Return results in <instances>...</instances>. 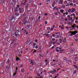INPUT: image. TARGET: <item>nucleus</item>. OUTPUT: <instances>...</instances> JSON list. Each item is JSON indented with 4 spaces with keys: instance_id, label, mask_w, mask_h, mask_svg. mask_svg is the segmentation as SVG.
I'll return each instance as SVG.
<instances>
[{
    "instance_id": "obj_3",
    "label": "nucleus",
    "mask_w": 78,
    "mask_h": 78,
    "mask_svg": "<svg viewBox=\"0 0 78 78\" xmlns=\"http://www.w3.org/2000/svg\"><path fill=\"white\" fill-rule=\"evenodd\" d=\"M19 9L20 13H21L22 12H23L24 11V10H23V9H22L21 8H19Z\"/></svg>"
},
{
    "instance_id": "obj_50",
    "label": "nucleus",
    "mask_w": 78,
    "mask_h": 78,
    "mask_svg": "<svg viewBox=\"0 0 78 78\" xmlns=\"http://www.w3.org/2000/svg\"><path fill=\"white\" fill-rule=\"evenodd\" d=\"M55 47L54 46H52L51 48V49H53V48H54Z\"/></svg>"
},
{
    "instance_id": "obj_20",
    "label": "nucleus",
    "mask_w": 78,
    "mask_h": 78,
    "mask_svg": "<svg viewBox=\"0 0 78 78\" xmlns=\"http://www.w3.org/2000/svg\"><path fill=\"white\" fill-rule=\"evenodd\" d=\"M14 16H13L11 18L10 20H12L13 19H14Z\"/></svg>"
},
{
    "instance_id": "obj_4",
    "label": "nucleus",
    "mask_w": 78,
    "mask_h": 78,
    "mask_svg": "<svg viewBox=\"0 0 78 78\" xmlns=\"http://www.w3.org/2000/svg\"><path fill=\"white\" fill-rule=\"evenodd\" d=\"M56 70L54 69V70L51 71L49 72V73H56Z\"/></svg>"
},
{
    "instance_id": "obj_34",
    "label": "nucleus",
    "mask_w": 78,
    "mask_h": 78,
    "mask_svg": "<svg viewBox=\"0 0 78 78\" xmlns=\"http://www.w3.org/2000/svg\"><path fill=\"white\" fill-rule=\"evenodd\" d=\"M52 36L53 37H55V34H52Z\"/></svg>"
},
{
    "instance_id": "obj_39",
    "label": "nucleus",
    "mask_w": 78,
    "mask_h": 78,
    "mask_svg": "<svg viewBox=\"0 0 78 78\" xmlns=\"http://www.w3.org/2000/svg\"><path fill=\"white\" fill-rule=\"evenodd\" d=\"M19 32H20V31L17 30L16 31V33H18H18H19Z\"/></svg>"
},
{
    "instance_id": "obj_44",
    "label": "nucleus",
    "mask_w": 78,
    "mask_h": 78,
    "mask_svg": "<svg viewBox=\"0 0 78 78\" xmlns=\"http://www.w3.org/2000/svg\"><path fill=\"white\" fill-rule=\"evenodd\" d=\"M20 66L21 67H23V65H22V64H21Z\"/></svg>"
},
{
    "instance_id": "obj_51",
    "label": "nucleus",
    "mask_w": 78,
    "mask_h": 78,
    "mask_svg": "<svg viewBox=\"0 0 78 78\" xmlns=\"http://www.w3.org/2000/svg\"><path fill=\"white\" fill-rule=\"evenodd\" d=\"M75 37H78V35H75Z\"/></svg>"
},
{
    "instance_id": "obj_26",
    "label": "nucleus",
    "mask_w": 78,
    "mask_h": 78,
    "mask_svg": "<svg viewBox=\"0 0 78 78\" xmlns=\"http://www.w3.org/2000/svg\"><path fill=\"white\" fill-rule=\"evenodd\" d=\"M69 5H70V6H72V5H73V4L72 3H70L69 4Z\"/></svg>"
},
{
    "instance_id": "obj_15",
    "label": "nucleus",
    "mask_w": 78,
    "mask_h": 78,
    "mask_svg": "<svg viewBox=\"0 0 78 78\" xmlns=\"http://www.w3.org/2000/svg\"><path fill=\"white\" fill-rule=\"evenodd\" d=\"M67 3V1H64L63 2V3L64 4V5H66Z\"/></svg>"
},
{
    "instance_id": "obj_32",
    "label": "nucleus",
    "mask_w": 78,
    "mask_h": 78,
    "mask_svg": "<svg viewBox=\"0 0 78 78\" xmlns=\"http://www.w3.org/2000/svg\"><path fill=\"white\" fill-rule=\"evenodd\" d=\"M59 36L58 35H57V37H55V38H59Z\"/></svg>"
},
{
    "instance_id": "obj_58",
    "label": "nucleus",
    "mask_w": 78,
    "mask_h": 78,
    "mask_svg": "<svg viewBox=\"0 0 78 78\" xmlns=\"http://www.w3.org/2000/svg\"><path fill=\"white\" fill-rule=\"evenodd\" d=\"M55 15H56L57 16H58V13H57V12H55Z\"/></svg>"
},
{
    "instance_id": "obj_8",
    "label": "nucleus",
    "mask_w": 78,
    "mask_h": 78,
    "mask_svg": "<svg viewBox=\"0 0 78 78\" xmlns=\"http://www.w3.org/2000/svg\"><path fill=\"white\" fill-rule=\"evenodd\" d=\"M63 59L65 61H66V62H67V61H68V59L66 57H64Z\"/></svg>"
},
{
    "instance_id": "obj_54",
    "label": "nucleus",
    "mask_w": 78,
    "mask_h": 78,
    "mask_svg": "<svg viewBox=\"0 0 78 78\" xmlns=\"http://www.w3.org/2000/svg\"><path fill=\"white\" fill-rule=\"evenodd\" d=\"M72 34H69V36H73V34H72V33H71Z\"/></svg>"
},
{
    "instance_id": "obj_27",
    "label": "nucleus",
    "mask_w": 78,
    "mask_h": 78,
    "mask_svg": "<svg viewBox=\"0 0 78 78\" xmlns=\"http://www.w3.org/2000/svg\"><path fill=\"white\" fill-rule=\"evenodd\" d=\"M45 36H47V37H48L49 36V34H45Z\"/></svg>"
},
{
    "instance_id": "obj_7",
    "label": "nucleus",
    "mask_w": 78,
    "mask_h": 78,
    "mask_svg": "<svg viewBox=\"0 0 78 78\" xmlns=\"http://www.w3.org/2000/svg\"><path fill=\"white\" fill-rule=\"evenodd\" d=\"M67 25H73V23L72 22H68L67 23Z\"/></svg>"
},
{
    "instance_id": "obj_6",
    "label": "nucleus",
    "mask_w": 78,
    "mask_h": 78,
    "mask_svg": "<svg viewBox=\"0 0 78 78\" xmlns=\"http://www.w3.org/2000/svg\"><path fill=\"white\" fill-rule=\"evenodd\" d=\"M60 12L62 14H63V13L65 12V11L62 9H61L60 10Z\"/></svg>"
},
{
    "instance_id": "obj_49",
    "label": "nucleus",
    "mask_w": 78,
    "mask_h": 78,
    "mask_svg": "<svg viewBox=\"0 0 78 78\" xmlns=\"http://www.w3.org/2000/svg\"><path fill=\"white\" fill-rule=\"evenodd\" d=\"M75 23H78V22L77 21V20H76L75 21Z\"/></svg>"
},
{
    "instance_id": "obj_41",
    "label": "nucleus",
    "mask_w": 78,
    "mask_h": 78,
    "mask_svg": "<svg viewBox=\"0 0 78 78\" xmlns=\"http://www.w3.org/2000/svg\"><path fill=\"white\" fill-rule=\"evenodd\" d=\"M40 56H41V57H44V55H40Z\"/></svg>"
},
{
    "instance_id": "obj_14",
    "label": "nucleus",
    "mask_w": 78,
    "mask_h": 78,
    "mask_svg": "<svg viewBox=\"0 0 78 78\" xmlns=\"http://www.w3.org/2000/svg\"><path fill=\"white\" fill-rule=\"evenodd\" d=\"M68 64L69 65H71V64H72V62H71L70 60L68 61Z\"/></svg>"
},
{
    "instance_id": "obj_28",
    "label": "nucleus",
    "mask_w": 78,
    "mask_h": 78,
    "mask_svg": "<svg viewBox=\"0 0 78 78\" xmlns=\"http://www.w3.org/2000/svg\"><path fill=\"white\" fill-rule=\"evenodd\" d=\"M9 66H6V69H9Z\"/></svg>"
},
{
    "instance_id": "obj_45",
    "label": "nucleus",
    "mask_w": 78,
    "mask_h": 78,
    "mask_svg": "<svg viewBox=\"0 0 78 78\" xmlns=\"http://www.w3.org/2000/svg\"><path fill=\"white\" fill-rule=\"evenodd\" d=\"M17 61H19V60H20V58L17 57Z\"/></svg>"
},
{
    "instance_id": "obj_57",
    "label": "nucleus",
    "mask_w": 78,
    "mask_h": 78,
    "mask_svg": "<svg viewBox=\"0 0 78 78\" xmlns=\"http://www.w3.org/2000/svg\"><path fill=\"white\" fill-rule=\"evenodd\" d=\"M57 77H58V76H55V77L54 78H57Z\"/></svg>"
},
{
    "instance_id": "obj_53",
    "label": "nucleus",
    "mask_w": 78,
    "mask_h": 78,
    "mask_svg": "<svg viewBox=\"0 0 78 78\" xmlns=\"http://www.w3.org/2000/svg\"><path fill=\"white\" fill-rule=\"evenodd\" d=\"M65 20L67 21V20H68V19H67V18H66L65 19Z\"/></svg>"
},
{
    "instance_id": "obj_10",
    "label": "nucleus",
    "mask_w": 78,
    "mask_h": 78,
    "mask_svg": "<svg viewBox=\"0 0 78 78\" xmlns=\"http://www.w3.org/2000/svg\"><path fill=\"white\" fill-rule=\"evenodd\" d=\"M74 60L76 62V61H78V58L77 57H75L74 58Z\"/></svg>"
},
{
    "instance_id": "obj_63",
    "label": "nucleus",
    "mask_w": 78,
    "mask_h": 78,
    "mask_svg": "<svg viewBox=\"0 0 78 78\" xmlns=\"http://www.w3.org/2000/svg\"><path fill=\"white\" fill-rule=\"evenodd\" d=\"M45 24H47V21H45Z\"/></svg>"
},
{
    "instance_id": "obj_37",
    "label": "nucleus",
    "mask_w": 78,
    "mask_h": 78,
    "mask_svg": "<svg viewBox=\"0 0 78 78\" xmlns=\"http://www.w3.org/2000/svg\"><path fill=\"white\" fill-rule=\"evenodd\" d=\"M65 14L66 16H67V15H68V14H69V13H68V12H66L65 13Z\"/></svg>"
},
{
    "instance_id": "obj_1",
    "label": "nucleus",
    "mask_w": 78,
    "mask_h": 78,
    "mask_svg": "<svg viewBox=\"0 0 78 78\" xmlns=\"http://www.w3.org/2000/svg\"><path fill=\"white\" fill-rule=\"evenodd\" d=\"M70 33H72L73 34V35H75L76 34V33H78V31H77L76 30V31H70Z\"/></svg>"
},
{
    "instance_id": "obj_18",
    "label": "nucleus",
    "mask_w": 78,
    "mask_h": 78,
    "mask_svg": "<svg viewBox=\"0 0 78 78\" xmlns=\"http://www.w3.org/2000/svg\"><path fill=\"white\" fill-rule=\"evenodd\" d=\"M76 26V24H74V25L72 26V27H73V28H75Z\"/></svg>"
},
{
    "instance_id": "obj_17",
    "label": "nucleus",
    "mask_w": 78,
    "mask_h": 78,
    "mask_svg": "<svg viewBox=\"0 0 78 78\" xmlns=\"http://www.w3.org/2000/svg\"><path fill=\"white\" fill-rule=\"evenodd\" d=\"M68 12L69 13V12H71V9H69L68 10Z\"/></svg>"
},
{
    "instance_id": "obj_16",
    "label": "nucleus",
    "mask_w": 78,
    "mask_h": 78,
    "mask_svg": "<svg viewBox=\"0 0 78 78\" xmlns=\"http://www.w3.org/2000/svg\"><path fill=\"white\" fill-rule=\"evenodd\" d=\"M72 19H73V18L71 17H70V18H69L68 19L69 20H72Z\"/></svg>"
},
{
    "instance_id": "obj_42",
    "label": "nucleus",
    "mask_w": 78,
    "mask_h": 78,
    "mask_svg": "<svg viewBox=\"0 0 78 78\" xmlns=\"http://www.w3.org/2000/svg\"><path fill=\"white\" fill-rule=\"evenodd\" d=\"M46 2H49L50 1H51V0H46Z\"/></svg>"
},
{
    "instance_id": "obj_60",
    "label": "nucleus",
    "mask_w": 78,
    "mask_h": 78,
    "mask_svg": "<svg viewBox=\"0 0 78 78\" xmlns=\"http://www.w3.org/2000/svg\"><path fill=\"white\" fill-rule=\"evenodd\" d=\"M75 27H76V28H78V26H76H76H75Z\"/></svg>"
},
{
    "instance_id": "obj_47",
    "label": "nucleus",
    "mask_w": 78,
    "mask_h": 78,
    "mask_svg": "<svg viewBox=\"0 0 78 78\" xmlns=\"http://www.w3.org/2000/svg\"><path fill=\"white\" fill-rule=\"evenodd\" d=\"M55 44H56V42H55L54 41L53 42V45H55Z\"/></svg>"
},
{
    "instance_id": "obj_38",
    "label": "nucleus",
    "mask_w": 78,
    "mask_h": 78,
    "mask_svg": "<svg viewBox=\"0 0 78 78\" xmlns=\"http://www.w3.org/2000/svg\"><path fill=\"white\" fill-rule=\"evenodd\" d=\"M38 48V46H37V45L36 46L35 48H36V49H37Z\"/></svg>"
},
{
    "instance_id": "obj_22",
    "label": "nucleus",
    "mask_w": 78,
    "mask_h": 78,
    "mask_svg": "<svg viewBox=\"0 0 78 78\" xmlns=\"http://www.w3.org/2000/svg\"><path fill=\"white\" fill-rule=\"evenodd\" d=\"M55 34H56V35L59 34H60V33L59 32H57L55 33Z\"/></svg>"
},
{
    "instance_id": "obj_19",
    "label": "nucleus",
    "mask_w": 78,
    "mask_h": 78,
    "mask_svg": "<svg viewBox=\"0 0 78 78\" xmlns=\"http://www.w3.org/2000/svg\"><path fill=\"white\" fill-rule=\"evenodd\" d=\"M71 17H72L73 16H75V14L74 13H73L71 15Z\"/></svg>"
},
{
    "instance_id": "obj_33",
    "label": "nucleus",
    "mask_w": 78,
    "mask_h": 78,
    "mask_svg": "<svg viewBox=\"0 0 78 78\" xmlns=\"http://www.w3.org/2000/svg\"><path fill=\"white\" fill-rule=\"evenodd\" d=\"M62 47H61V46H60L59 48H58V49L59 50L60 49H62Z\"/></svg>"
},
{
    "instance_id": "obj_5",
    "label": "nucleus",
    "mask_w": 78,
    "mask_h": 78,
    "mask_svg": "<svg viewBox=\"0 0 78 78\" xmlns=\"http://www.w3.org/2000/svg\"><path fill=\"white\" fill-rule=\"evenodd\" d=\"M71 10H72V11H71V12L72 13H73L74 12V11H75L76 10V9L74 8H73L71 9Z\"/></svg>"
},
{
    "instance_id": "obj_12",
    "label": "nucleus",
    "mask_w": 78,
    "mask_h": 78,
    "mask_svg": "<svg viewBox=\"0 0 78 78\" xmlns=\"http://www.w3.org/2000/svg\"><path fill=\"white\" fill-rule=\"evenodd\" d=\"M75 51V49H73V50H71V51H70V53H73V52Z\"/></svg>"
},
{
    "instance_id": "obj_36",
    "label": "nucleus",
    "mask_w": 78,
    "mask_h": 78,
    "mask_svg": "<svg viewBox=\"0 0 78 78\" xmlns=\"http://www.w3.org/2000/svg\"><path fill=\"white\" fill-rule=\"evenodd\" d=\"M21 72H24V69H21Z\"/></svg>"
},
{
    "instance_id": "obj_25",
    "label": "nucleus",
    "mask_w": 78,
    "mask_h": 78,
    "mask_svg": "<svg viewBox=\"0 0 78 78\" xmlns=\"http://www.w3.org/2000/svg\"><path fill=\"white\" fill-rule=\"evenodd\" d=\"M27 28H30V25H27Z\"/></svg>"
},
{
    "instance_id": "obj_2",
    "label": "nucleus",
    "mask_w": 78,
    "mask_h": 78,
    "mask_svg": "<svg viewBox=\"0 0 78 78\" xmlns=\"http://www.w3.org/2000/svg\"><path fill=\"white\" fill-rule=\"evenodd\" d=\"M64 0H59V2H58V5H63Z\"/></svg>"
},
{
    "instance_id": "obj_62",
    "label": "nucleus",
    "mask_w": 78,
    "mask_h": 78,
    "mask_svg": "<svg viewBox=\"0 0 78 78\" xmlns=\"http://www.w3.org/2000/svg\"><path fill=\"white\" fill-rule=\"evenodd\" d=\"M41 19V16H39V17H38V19H39H39Z\"/></svg>"
},
{
    "instance_id": "obj_13",
    "label": "nucleus",
    "mask_w": 78,
    "mask_h": 78,
    "mask_svg": "<svg viewBox=\"0 0 78 78\" xmlns=\"http://www.w3.org/2000/svg\"><path fill=\"white\" fill-rule=\"evenodd\" d=\"M17 73V71H16L15 70V73L13 74V76H14L16 75V73Z\"/></svg>"
},
{
    "instance_id": "obj_64",
    "label": "nucleus",
    "mask_w": 78,
    "mask_h": 78,
    "mask_svg": "<svg viewBox=\"0 0 78 78\" xmlns=\"http://www.w3.org/2000/svg\"><path fill=\"white\" fill-rule=\"evenodd\" d=\"M76 20H78V18H76Z\"/></svg>"
},
{
    "instance_id": "obj_59",
    "label": "nucleus",
    "mask_w": 78,
    "mask_h": 78,
    "mask_svg": "<svg viewBox=\"0 0 78 78\" xmlns=\"http://www.w3.org/2000/svg\"><path fill=\"white\" fill-rule=\"evenodd\" d=\"M69 18H70V16L69 15H68L67 16Z\"/></svg>"
},
{
    "instance_id": "obj_40",
    "label": "nucleus",
    "mask_w": 78,
    "mask_h": 78,
    "mask_svg": "<svg viewBox=\"0 0 78 78\" xmlns=\"http://www.w3.org/2000/svg\"><path fill=\"white\" fill-rule=\"evenodd\" d=\"M56 6L55 7L53 8V10H55V9H56Z\"/></svg>"
},
{
    "instance_id": "obj_24",
    "label": "nucleus",
    "mask_w": 78,
    "mask_h": 78,
    "mask_svg": "<svg viewBox=\"0 0 78 78\" xmlns=\"http://www.w3.org/2000/svg\"><path fill=\"white\" fill-rule=\"evenodd\" d=\"M1 67H3V62H2L1 64Z\"/></svg>"
},
{
    "instance_id": "obj_43",
    "label": "nucleus",
    "mask_w": 78,
    "mask_h": 78,
    "mask_svg": "<svg viewBox=\"0 0 78 78\" xmlns=\"http://www.w3.org/2000/svg\"><path fill=\"white\" fill-rule=\"evenodd\" d=\"M60 29H61L62 30H64V27H62L60 28Z\"/></svg>"
},
{
    "instance_id": "obj_46",
    "label": "nucleus",
    "mask_w": 78,
    "mask_h": 78,
    "mask_svg": "<svg viewBox=\"0 0 78 78\" xmlns=\"http://www.w3.org/2000/svg\"><path fill=\"white\" fill-rule=\"evenodd\" d=\"M55 41V38H52V41Z\"/></svg>"
},
{
    "instance_id": "obj_31",
    "label": "nucleus",
    "mask_w": 78,
    "mask_h": 78,
    "mask_svg": "<svg viewBox=\"0 0 78 78\" xmlns=\"http://www.w3.org/2000/svg\"><path fill=\"white\" fill-rule=\"evenodd\" d=\"M9 62H10V60H9V59H8L7 60V63H9Z\"/></svg>"
},
{
    "instance_id": "obj_9",
    "label": "nucleus",
    "mask_w": 78,
    "mask_h": 78,
    "mask_svg": "<svg viewBox=\"0 0 78 78\" xmlns=\"http://www.w3.org/2000/svg\"><path fill=\"white\" fill-rule=\"evenodd\" d=\"M55 4H56V2H53L52 4V7L53 8L55 5Z\"/></svg>"
},
{
    "instance_id": "obj_56",
    "label": "nucleus",
    "mask_w": 78,
    "mask_h": 78,
    "mask_svg": "<svg viewBox=\"0 0 78 78\" xmlns=\"http://www.w3.org/2000/svg\"><path fill=\"white\" fill-rule=\"evenodd\" d=\"M64 49H62V50H60V51H64Z\"/></svg>"
},
{
    "instance_id": "obj_30",
    "label": "nucleus",
    "mask_w": 78,
    "mask_h": 78,
    "mask_svg": "<svg viewBox=\"0 0 78 78\" xmlns=\"http://www.w3.org/2000/svg\"><path fill=\"white\" fill-rule=\"evenodd\" d=\"M33 45L34 46V47H35V46H36V43H34L33 44Z\"/></svg>"
},
{
    "instance_id": "obj_61",
    "label": "nucleus",
    "mask_w": 78,
    "mask_h": 78,
    "mask_svg": "<svg viewBox=\"0 0 78 78\" xmlns=\"http://www.w3.org/2000/svg\"><path fill=\"white\" fill-rule=\"evenodd\" d=\"M50 27H48V28H47L48 30H50Z\"/></svg>"
},
{
    "instance_id": "obj_29",
    "label": "nucleus",
    "mask_w": 78,
    "mask_h": 78,
    "mask_svg": "<svg viewBox=\"0 0 78 78\" xmlns=\"http://www.w3.org/2000/svg\"><path fill=\"white\" fill-rule=\"evenodd\" d=\"M76 73V70H75L74 71V74H75Z\"/></svg>"
},
{
    "instance_id": "obj_55",
    "label": "nucleus",
    "mask_w": 78,
    "mask_h": 78,
    "mask_svg": "<svg viewBox=\"0 0 78 78\" xmlns=\"http://www.w3.org/2000/svg\"><path fill=\"white\" fill-rule=\"evenodd\" d=\"M74 6H75V7H76V5L74 4Z\"/></svg>"
},
{
    "instance_id": "obj_11",
    "label": "nucleus",
    "mask_w": 78,
    "mask_h": 78,
    "mask_svg": "<svg viewBox=\"0 0 78 78\" xmlns=\"http://www.w3.org/2000/svg\"><path fill=\"white\" fill-rule=\"evenodd\" d=\"M30 64H32V65H34V60H32L31 61Z\"/></svg>"
},
{
    "instance_id": "obj_52",
    "label": "nucleus",
    "mask_w": 78,
    "mask_h": 78,
    "mask_svg": "<svg viewBox=\"0 0 78 78\" xmlns=\"http://www.w3.org/2000/svg\"><path fill=\"white\" fill-rule=\"evenodd\" d=\"M53 28H51L50 31H53Z\"/></svg>"
},
{
    "instance_id": "obj_35",
    "label": "nucleus",
    "mask_w": 78,
    "mask_h": 78,
    "mask_svg": "<svg viewBox=\"0 0 78 78\" xmlns=\"http://www.w3.org/2000/svg\"><path fill=\"white\" fill-rule=\"evenodd\" d=\"M56 51L57 52H59V50L58 49H56Z\"/></svg>"
},
{
    "instance_id": "obj_48",
    "label": "nucleus",
    "mask_w": 78,
    "mask_h": 78,
    "mask_svg": "<svg viewBox=\"0 0 78 78\" xmlns=\"http://www.w3.org/2000/svg\"><path fill=\"white\" fill-rule=\"evenodd\" d=\"M55 2L56 3H58L59 2V0H55Z\"/></svg>"
},
{
    "instance_id": "obj_23",
    "label": "nucleus",
    "mask_w": 78,
    "mask_h": 78,
    "mask_svg": "<svg viewBox=\"0 0 78 78\" xmlns=\"http://www.w3.org/2000/svg\"><path fill=\"white\" fill-rule=\"evenodd\" d=\"M16 41V40L15 39H13L12 41V43H13V42H14V41Z\"/></svg>"
},
{
    "instance_id": "obj_21",
    "label": "nucleus",
    "mask_w": 78,
    "mask_h": 78,
    "mask_svg": "<svg viewBox=\"0 0 78 78\" xmlns=\"http://www.w3.org/2000/svg\"><path fill=\"white\" fill-rule=\"evenodd\" d=\"M62 7L63 8H64V9L66 8V6L64 5H62Z\"/></svg>"
}]
</instances>
